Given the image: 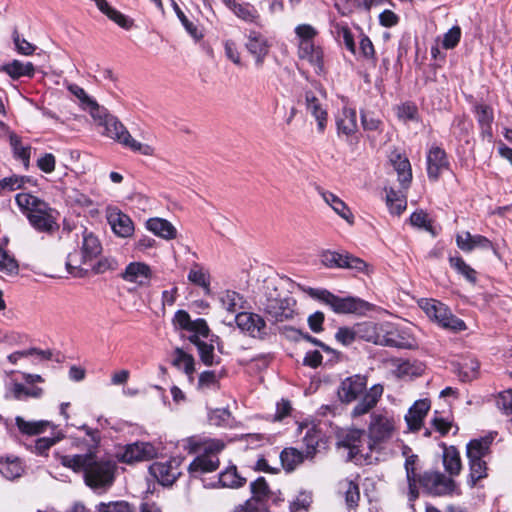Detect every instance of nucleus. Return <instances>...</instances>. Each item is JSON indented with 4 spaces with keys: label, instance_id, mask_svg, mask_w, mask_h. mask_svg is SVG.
<instances>
[{
    "label": "nucleus",
    "instance_id": "obj_3",
    "mask_svg": "<svg viewBox=\"0 0 512 512\" xmlns=\"http://www.w3.org/2000/svg\"><path fill=\"white\" fill-rule=\"evenodd\" d=\"M101 253L102 245L100 240L93 232L85 229L82 232L77 248L68 254L66 267L71 274L76 276L82 272H88L90 269L102 272L100 263L97 268L94 266L95 260Z\"/></svg>",
    "mask_w": 512,
    "mask_h": 512
},
{
    "label": "nucleus",
    "instance_id": "obj_44",
    "mask_svg": "<svg viewBox=\"0 0 512 512\" xmlns=\"http://www.w3.org/2000/svg\"><path fill=\"white\" fill-rule=\"evenodd\" d=\"M343 269H350L366 276H370L373 273V267L369 263L348 252L347 256H345Z\"/></svg>",
    "mask_w": 512,
    "mask_h": 512
},
{
    "label": "nucleus",
    "instance_id": "obj_31",
    "mask_svg": "<svg viewBox=\"0 0 512 512\" xmlns=\"http://www.w3.org/2000/svg\"><path fill=\"white\" fill-rule=\"evenodd\" d=\"M303 429H306V433L303 439L306 446L304 454L306 458L312 459L317 453V447L321 439V433L315 425L310 426L308 424L301 423L299 425L300 432H302Z\"/></svg>",
    "mask_w": 512,
    "mask_h": 512
},
{
    "label": "nucleus",
    "instance_id": "obj_4",
    "mask_svg": "<svg viewBox=\"0 0 512 512\" xmlns=\"http://www.w3.org/2000/svg\"><path fill=\"white\" fill-rule=\"evenodd\" d=\"M399 420L387 410L373 412L370 415L367 427V434L370 438V445L375 452L384 451L387 445L398 435Z\"/></svg>",
    "mask_w": 512,
    "mask_h": 512
},
{
    "label": "nucleus",
    "instance_id": "obj_55",
    "mask_svg": "<svg viewBox=\"0 0 512 512\" xmlns=\"http://www.w3.org/2000/svg\"><path fill=\"white\" fill-rule=\"evenodd\" d=\"M197 388L200 391L215 390L219 388V376L214 371H204L199 375Z\"/></svg>",
    "mask_w": 512,
    "mask_h": 512
},
{
    "label": "nucleus",
    "instance_id": "obj_21",
    "mask_svg": "<svg viewBox=\"0 0 512 512\" xmlns=\"http://www.w3.org/2000/svg\"><path fill=\"white\" fill-rule=\"evenodd\" d=\"M305 102L307 112L310 113L317 122L318 131L323 133L326 129L328 120V113L323 102L311 91L306 92Z\"/></svg>",
    "mask_w": 512,
    "mask_h": 512
},
{
    "label": "nucleus",
    "instance_id": "obj_42",
    "mask_svg": "<svg viewBox=\"0 0 512 512\" xmlns=\"http://www.w3.org/2000/svg\"><path fill=\"white\" fill-rule=\"evenodd\" d=\"M246 482V479L238 474L235 466H230L219 474V483L222 487L239 488Z\"/></svg>",
    "mask_w": 512,
    "mask_h": 512
},
{
    "label": "nucleus",
    "instance_id": "obj_29",
    "mask_svg": "<svg viewBox=\"0 0 512 512\" xmlns=\"http://www.w3.org/2000/svg\"><path fill=\"white\" fill-rule=\"evenodd\" d=\"M146 228L154 235L165 240H172L177 237L176 228L172 223L163 218H150L146 222Z\"/></svg>",
    "mask_w": 512,
    "mask_h": 512
},
{
    "label": "nucleus",
    "instance_id": "obj_60",
    "mask_svg": "<svg viewBox=\"0 0 512 512\" xmlns=\"http://www.w3.org/2000/svg\"><path fill=\"white\" fill-rule=\"evenodd\" d=\"M25 183V178L18 175H11L0 180V193L12 192L20 189Z\"/></svg>",
    "mask_w": 512,
    "mask_h": 512
},
{
    "label": "nucleus",
    "instance_id": "obj_19",
    "mask_svg": "<svg viewBox=\"0 0 512 512\" xmlns=\"http://www.w3.org/2000/svg\"><path fill=\"white\" fill-rule=\"evenodd\" d=\"M122 278L124 281L135 283L138 286H148L152 278V270L144 262H131L122 273Z\"/></svg>",
    "mask_w": 512,
    "mask_h": 512
},
{
    "label": "nucleus",
    "instance_id": "obj_48",
    "mask_svg": "<svg viewBox=\"0 0 512 512\" xmlns=\"http://www.w3.org/2000/svg\"><path fill=\"white\" fill-rule=\"evenodd\" d=\"M479 362L474 358H465L459 364L458 373L462 381L476 379L479 374Z\"/></svg>",
    "mask_w": 512,
    "mask_h": 512
},
{
    "label": "nucleus",
    "instance_id": "obj_43",
    "mask_svg": "<svg viewBox=\"0 0 512 512\" xmlns=\"http://www.w3.org/2000/svg\"><path fill=\"white\" fill-rule=\"evenodd\" d=\"M174 365L183 370L184 373L188 376L190 381H193V373L195 371V362L194 358L185 353L181 349H176L175 351V358H174Z\"/></svg>",
    "mask_w": 512,
    "mask_h": 512
},
{
    "label": "nucleus",
    "instance_id": "obj_27",
    "mask_svg": "<svg viewBox=\"0 0 512 512\" xmlns=\"http://www.w3.org/2000/svg\"><path fill=\"white\" fill-rule=\"evenodd\" d=\"M429 409L430 402L428 400L424 399L416 401L405 415V421L408 428L412 431L419 430Z\"/></svg>",
    "mask_w": 512,
    "mask_h": 512
},
{
    "label": "nucleus",
    "instance_id": "obj_34",
    "mask_svg": "<svg viewBox=\"0 0 512 512\" xmlns=\"http://www.w3.org/2000/svg\"><path fill=\"white\" fill-rule=\"evenodd\" d=\"M0 72H5L12 79H19L24 76L33 77L35 68L31 62L23 63L19 60H13L10 63L0 66Z\"/></svg>",
    "mask_w": 512,
    "mask_h": 512
},
{
    "label": "nucleus",
    "instance_id": "obj_51",
    "mask_svg": "<svg viewBox=\"0 0 512 512\" xmlns=\"http://www.w3.org/2000/svg\"><path fill=\"white\" fill-rule=\"evenodd\" d=\"M361 124L365 131L381 132L383 129V121L373 112L368 110L360 111Z\"/></svg>",
    "mask_w": 512,
    "mask_h": 512
},
{
    "label": "nucleus",
    "instance_id": "obj_50",
    "mask_svg": "<svg viewBox=\"0 0 512 512\" xmlns=\"http://www.w3.org/2000/svg\"><path fill=\"white\" fill-rule=\"evenodd\" d=\"M0 272L9 276L17 275L19 265L17 260L0 246Z\"/></svg>",
    "mask_w": 512,
    "mask_h": 512
},
{
    "label": "nucleus",
    "instance_id": "obj_59",
    "mask_svg": "<svg viewBox=\"0 0 512 512\" xmlns=\"http://www.w3.org/2000/svg\"><path fill=\"white\" fill-rule=\"evenodd\" d=\"M477 119L482 127L483 133L491 135V123L493 121V111L489 106L479 105L476 107Z\"/></svg>",
    "mask_w": 512,
    "mask_h": 512
},
{
    "label": "nucleus",
    "instance_id": "obj_63",
    "mask_svg": "<svg viewBox=\"0 0 512 512\" xmlns=\"http://www.w3.org/2000/svg\"><path fill=\"white\" fill-rule=\"evenodd\" d=\"M234 512H268L265 503L248 499L243 505H239Z\"/></svg>",
    "mask_w": 512,
    "mask_h": 512
},
{
    "label": "nucleus",
    "instance_id": "obj_38",
    "mask_svg": "<svg viewBox=\"0 0 512 512\" xmlns=\"http://www.w3.org/2000/svg\"><path fill=\"white\" fill-rule=\"evenodd\" d=\"M36 358L38 360H49L52 357V353L49 350H38L36 348H30L23 351H16L8 355L7 360L12 365H18L23 360Z\"/></svg>",
    "mask_w": 512,
    "mask_h": 512
},
{
    "label": "nucleus",
    "instance_id": "obj_9",
    "mask_svg": "<svg viewBox=\"0 0 512 512\" xmlns=\"http://www.w3.org/2000/svg\"><path fill=\"white\" fill-rule=\"evenodd\" d=\"M103 128V135L113 139L133 152H138L144 156L155 155L154 146L135 140L126 127L116 117L112 116L109 118Z\"/></svg>",
    "mask_w": 512,
    "mask_h": 512
},
{
    "label": "nucleus",
    "instance_id": "obj_62",
    "mask_svg": "<svg viewBox=\"0 0 512 512\" xmlns=\"http://www.w3.org/2000/svg\"><path fill=\"white\" fill-rule=\"evenodd\" d=\"M461 38V29L459 26H453L446 32L442 39V46L445 49H453L457 46Z\"/></svg>",
    "mask_w": 512,
    "mask_h": 512
},
{
    "label": "nucleus",
    "instance_id": "obj_16",
    "mask_svg": "<svg viewBox=\"0 0 512 512\" xmlns=\"http://www.w3.org/2000/svg\"><path fill=\"white\" fill-rule=\"evenodd\" d=\"M337 135L350 139L358 131L357 113L355 108L345 104L335 115Z\"/></svg>",
    "mask_w": 512,
    "mask_h": 512
},
{
    "label": "nucleus",
    "instance_id": "obj_58",
    "mask_svg": "<svg viewBox=\"0 0 512 512\" xmlns=\"http://www.w3.org/2000/svg\"><path fill=\"white\" fill-rule=\"evenodd\" d=\"M93 118L96 125L103 127L112 115H109L103 107H100L94 100L84 107Z\"/></svg>",
    "mask_w": 512,
    "mask_h": 512
},
{
    "label": "nucleus",
    "instance_id": "obj_53",
    "mask_svg": "<svg viewBox=\"0 0 512 512\" xmlns=\"http://www.w3.org/2000/svg\"><path fill=\"white\" fill-rule=\"evenodd\" d=\"M96 512H136V510L129 502L120 500L108 503L101 502L97 505Z\"/></svg>",
    "mask_w": 512,
    "mask_h": 512
},
{
    "label": "nucleus",
    "instance_id": "obj_14",
    "mask_svg": "<svg viewBox=\"0 0 512 512\" xmlns=\"http://www.w3.org/2000/svg\"><path fill=\"white\" fill-rule=\"evenodd\" d=\"M367 388V378L363 375H353L345 378L338 387V397L343 403H351L359 398Z\"/></svg>",
    "mask_w": 512,
    "mask_h": 512
},
{
    "label": "nucleus",
    "instance_id": "obj_12",
    "mask_svg": "<svg viewBox=\"0 0 512 512\" xmlns=\"http://www.w3.org/2000/svg\"><path fill=\"white\" fill-rule=\"evenodd\" d=\"M421 485L433 495H448L457 490V485L452 477H448L439 471H427L419 479Z\"/></svg>",
    "mask_w": 512,
    "mask_h": 512
},
{
    "label": "nucleus",
    "instance_id": "obj_18",
    "mask_svg": "<svg viewBox=\"0 0 512 512\" xmlns=\"http://www.w3.org/2000/svg\"><path fill=\"white\" fill-rule=\"evenodd\" d=\"M107 221L117 236L122 238L132 236L134 232L132 220L117 208H108Z\"/></svg>",
    "mask_w": 512,
    "mask_h": 512
},
{
    "label": "nucleus",
    "instance_id": "obj_6",
    "mask_svg": "<svg viewBox=\"0 0 512 512\" xmlns=\"http://www.w3.org/2000/svg\"><path fill=\"white\" fill-rule=\"evenodd\" d=\"M298 38V56L307 60L320 74L324 71L323 52L320 47L314 44L318 31L310 24H300L295 28Z\"/></svg>",
    "mask_w": 512,
    "mask_h": 512
},
{
    "label": "nucleus",
    "instance_id": "obj_24",
    "mask_svg": "<svg viewBox=\"0 0 512 512\" xmlns=\"http://www.w3.org/2000/svg\"><path fill=\"white\" fill-rule=\"evenodd\" d=\"M456 244L464 252L474 249L488 250L492 248L491 241L482 235H472L470 232H462L456 235Z\"/></svg>",
    "mask_w": 512,
    "mask_h": 512
},
{
    "label": "nucleus",
    "instance_id": "obj_13",
    "mask_svg": "<svg viewBox=\"0 0 512 512\" xmlns=\"http://www.w3.org/2000/svg\"><path fill=\"white\" fill-rule=\"evenodd\" d=\"M238 328L253 338L263 339L267 335L265 320L256 313L242 312L235 316Z\"/></svg>",
    "mask_w": 512,
    "mask_h": 512
},
{
    "label": "nucleus",
    "instance_id": "obj_54",
    "mask_svg": "<svg viewBox=\"0 0 512 512\" xmlns=\"http://www.w3.org/2000/svg\"><path fill=\"white\" fill-rule=\"evenodd\" d=\"M250 488L252 493V497L250 499H255L256 501L265 503L270 496V489L263 477H259L252 482Z\"/></svg>",
    "mask_w": 512,
    "mask_h": 512
},
{
    "label": "nucleus",
    "instance_id": "obj_49",
    "mask_svg": "<svg viewBox=\"0 0 512 512\" xmlns=\"http://www.w3.org/2000/svg\"><path fill=\"white\" fill-rule=\"evenodd\" d=\"M10 393L16 400H23L25 398H40L43 394V389L39 387L27 388L21 383H13Z\"/></svg>",
    "mask_w": 512,
    "mask_h": 512
},
{
    "label": "nucleus",
    "instance_id": "obj_36",
    "mask_svg": "<svg viewBox=\"0 0 512 512\" xmlns=\"http://www.w3.org/2000/svg\"><path fill=\"white\" fill-rule=\"evenodd\" d=\"M443 465L450 477L457 476L462 470L459 451L454 447H445L443 451Z\"/></svg>",
    "mask_w": 512,
    "mask_h": 512
},
{
    "label": "nucleus",
    "instance_id": "obj_61",
    "mask_svg": "<svg viewBox=\"0 0 512 512\" xmlns=\"http://www.w3.org/2000/svg\"><path fill=\"white\" fill-rule=\"evenodd\" d=\"M12 38L15 48L19 54L30 56L36 50V47L26 39L22 38L17 30L13 31Z\"/></svg>",
    "mask_w": 512,
    "mask_h": 512
},
{
    "label": "nucleus",
    "instance_id": "obj_11",
    "mask_svg": "<svg viewBox=\"0 0 512 512\" xmlns=\"http://www.w3.org/2000/svg\"><path fill=\"white\" fill-rule=\"evenodd\" d=\"M263 305L265 312L275 321H284L293 317L296 300L291 296L270 294Z\"/></svg>",
    "mask_w": 512,
    "mask_h": 512
},
{
    "label": "nucleus",
    "instance_id": "obj_47",
    "mask_svg": "<svg viewBox=\"0 0 512 512\" xmlns=\"http://www.w3.org/2000/svg\"><path fill=\"white\" fill-rule=\"evenodd\" d=\"M15 421L18 429L23 434L27 435H38L43 433L49 425L47 421H26L20 416H17Z\"/></svg>",
    "mask_w": 512,
    "mask_h": 512
},
{
    "label": "nucleus",
    "instance_id": "obj_64",
    "mask_svg": "<svg viewBox=\"0 0 512 512\" xmlns=\"http://www.w3.org/2000/svg\"><path fill=\"white\" fill-rule=\"evenodd\" d=\"M497 406L506 415H512V389L506 390L499 394Z\"/></svg>",
    "mask_w": 512,
    "mask_h": 512
},
{
    "label": "nucleus",
    "instance_id": "obj_52",
    "mask_svg": "<svg viewBox=\"0 0 512 512\" xmlns=\"http://www.w3.org/2000/svg\"><path fill=\"white\" fill-rule=\"evenodd\" d=\"M341 490L345 493L346 503L350 508L357 506L360 499L359 487L350 480H344L340 483Z\"/></svg>",
    "mask_w": 512,
    "mask_h": 512
},
{
    "label": "nucleus",
    "instance_id": "obj_17",
    "mask_svg": "<svg viewBox=\"0 0 512 512\" xmlns=\"http://www.w3.org/2000/svg\"><path fill=\"white\" fill-rule=\"evenodd\" d=\"M181 460L173 458L165 462H156L150 467L151 473L164 486L172 485L181 475Z\"/></svg>",
    "mask_w": 512,
    "mask_h": 512
},
{
    "label": "nucleus",
    "instance_id": "obj_33",
    "mask_svg": "<svg viewBox=\"0 0 512 512\" xmlns=\"http://www.w3.org/2000/svg\"><path fill=\"white\" fill-rule=\"evenodd\" d=\"M16 203L21 211H23L27 217L30 214L41 212V208H45L46 202L30 193H19L16 195Z\"/></svg>",
    "mask_w": 512,
    "mask_h": 512
},
{
    "label": "nucleus",
    "instance_id": "obj_56",
    "mask_svg": "<svg viewBox=\"0 0 512 512\" xmlns=\"http://www.w3.org/2000/svg\"><path fill=\"white\" fill-rule=\"evenodd\" d=\"M345 256H347V252L340 253L336 251H324L321 254V262L327 268H341L343 269V265L345 262Z\"/></svg>",
    "mask_w": 512,
    "mask_h": 512
},
{
    "label": "nucleus",
    "instance_id": "obj_41",
    "mask_svg": "<svg viewBox=\"0 0 512 512\" xmlns=\"http://www.w3.org/2000/svg\"><path fill=\"white\" fill-rule=\"evenodd\" d=\"M305 454L296 448H285L280 454V460L284 469L288 472L293 471L303 462Z\"/></svg>",
    "mask_w": 512,
    "mask_h": 512
},
{
    "label": "nucleus",
    "instance_id": "obj_23",
    "mask_svg": "<svg viewBox=\"0 0 512 512\" xmlns=\"http://www.w3.org/2000/svg\"><path fill=\"white\" fill-rule=\"evenodd\" d=\"M383 386L376 384L365 392L360 402L353 408L351 415L359 417L372 410L380 400L383 394Z\"/></svg>",
    "mask_w": 512,
    "mask_h": 512
},
{
    "label": "nucleus",
    "instance_id": "obj_20",
    "mask_svg": "<svg viewBox=\"0 0 512 512\" xmlns=\"http://www.w3.org/2000/svg\"><path fill=\"white\" fill-rule=\"evenodd\" d=\"M31 225L40 232L52 233L58 229L57 213L47 203L41 212L30 214Z\"/></svg>",
    "mask_w": 512,
    "mask_h": 512
},
{
    "label": "nucleus",
    "instance_id": "obj_45",
    "mask_svg": "<svg viewBox=\"0 0 512 512\" xmlns=\"http://www.w3.org/2000/svg\"><path fill=\"white\" fill-rule=\"evenodd\" d=\"M386 203L390 213L395 215H400L407 206L406 197L393 189L386 191Z\"/></svg>",
    "mask_w": 512,
    "mask_h": 512
},
{
    "label": "nucleus",
    "instance_id": "obj_39",
    "mask_svg": "<svg viewBox=\"0 0 512 512\" xmlns=\"http://www.w3.org/2000/svg\"><path fill=\"white\" fill-rule=\"evenodd\" d=\"M492 438L483 437L480 439L471 440L467 444V457L469 460L483 459L488 455Z\"/></svg>",
    "mask_w": 512,
    "mask_h": 512
},
{
    "label": "nucleus",
    "instance_id": "obj_30",
    "mask_svg": "<svg viewBox=\"0 0 512 512\" xmlns=\"http://www.w3.org/2000/svg\"><path fill=\"white\" fill-rule=\"evenodd\" d=\"M187 449L190 453L202 450L203 454H215L217 455L224 448V443L221 440L209 439L204 442H200L196 437H190L185 440Z\"/></svg>",
    "mask_w": 512,
    "mask_h": 512
},
{
    "label": "nucleus",
    "instance_id": "obj_10",
    "mask_svg": "<svg viewBox=\"0 0 512 512\" xmlns=\"http://www.w3.org/2000/svg\"><path fill=\"white\" fill-rule=\"evenodd\" d=\"M418 304L425 314L441 327L454 332L466 329L465 322L454 316L445 304L434 299H421Z\"/></svg>",
    "mask_w": 512,
    "mask_h": 512
},
{
    "label": "nucleus",
    "instance_id": "obj_46",
    "mask_svg": "<svg viewBox=\"0 0 512 512\" xmlns=\"http://www.w3.org/2000/svg\"><path fill=\"white\" fill-rule=\"evenodd\" d=\"M450 266L461 274L467 281L475 284L477 281V272L469 264H467L461 257H450Z\"/></svg>",
    "mask_w": 512,
    "mask_h": 512
},
{
    "label": "nucleus",
    "instance_id": "obj_40",
    "mask_svg": "<svg viewBox=\"0 0 512 512\" xmlns=\"http://www.w3.org/2000/svg\"><path fill=\"white\" fill-rule=\"evenodd\" d=\"M188 280L203 288L206 292L210 290V275L207 269L198 263H194L188 273Z\"/></svg>",
    "mask_w": 512,
    "mask_h": 512
},
{
    "label": "nucleus",
    "instance_id": "obj_22",
    "mask_svg": "<svg viewBox=\"0 0 512 512\" xmlns=\"http://www.w3.org/2000/svg\"><path fill=\"white\" fill-rule=\"evenodd\" d=\"M219 467V458L215 454H201L189 465L188 472L192 477H200L204 473H210Z\"/></svg>",
    "mask_w": 512,
    "mask_h": 512
},
{
    "label": "nucleus",
    "instance_id": "obj_2",
    "mask_svg": "<svg viewBox=\"0 0 512 512\" xmlns=\"http://www.w3.org/2000/svg\"><path fill=\"white\" fill-rule=\"evenodd\" d=\"M390 328L387 325L377 328L371 323L358 324L354 327H340L335 334V339L344 346L351 345L358 337H361L378 345L406 347L405 342Z\"/></svg>",
    "mask_w": 512,
    "mask_h": 512
},
{
    "label": "nucleus",
    "instance_id": "obj_5",
    "mask_svg": "<svg viewBox=\"0 0 512 512\" xmlns=\"http://www.w3.org/2000/svg\"><path fill=\"white\" fill-rule=\"evenodd\" d=\"M173 322L180 329L192 333L189 340L197 346L200 359L205 365L212 366L218 363L214 356V346L200 340V337L206 338L209 334V327L204 319L191 320L185 310H178L174 315Z\"/></svg>",
    "mask_w": 512,
    "mask_h": 512
},
{
    "label": "nucleus",
    "instance_id": "obj_8",
    "mask_svg": "<svg viewBox=\"0 0 512 512\" xmlns=\"http://www.w3.org/2000/svg\"><path fill=\"white\" fill-rule=\"evenodd\" d=\"M368 434L362 429L351 428L342 430L338 433V446L349 450V455L356 461L368 460L375 452L373 446L369 443Z\"/></svg>",
    "mask_w": 512,
    "mask_h": 512
},
{
    "label": "nucleus",
    "instance_id": "obj_15",
    "mask_svg": "<svg viewBox=\"0 0 512 512\" xmlns=\"http://www.w3.org/2000/svg\"><path fill=\"white\" fill-rule=\"evenodd\" d=\"M157 449L149 442H135L125 447L124 451L118 455L119 461L127 464L135 462L149 461L156 457Z\"/></svg>",
    "mask_w": 512,
    "mask_h": 512
},
{
    "label": "nucleus",
    "instance_id": "obj_26",
    "mask_svg": "<svg viewBox=\"0 0 512 512\" xmlns=\"http://www.w3.org/2000/svg\"><path fill=\"white\" fill-rule=\"evenodd\" d=\"M389 161L398 174V180L403 186H407L412 179L411 165L408 158L398 150L391 151Z\"/></svg>",
    "mask_w": 512,
    "mask_h": 512
},
{
    "label": "nucleus",
    "instance_id": "obj_7",
    "mask_svg": "<svg viewBox=\"0 0 512 512\" xmlns=\"http://www.w3.org/2000/svg\"><path fill=\"white\" fill-rule=\"evenodd\" d=\"M303 291L311 298L319 300L338 314L361 313L367 307V303L356 297H339L326 289L303 288Z\"/></svg>",
    "mask_w": 512,
    "mask_h": 512
},
{
    "label": "nucleus",
    "instance_id": "obj_25",
    "mask_svg": "<svg viewBox=\"0 0 512 512\" xmlns=\"http://www.w3.org/2000/svg\"><path fill=\"white\" fill-rule=\"evenodd\" d=\"M448 168V160L443 149L432 147L427 155V172L432 180H437L443 170Z\"/></svg>",
    "mask_w": 512,
    "mask_h": 512
},
{
    "label": "nucleus",
    "instance_id": "obj_35",
    "mask_svg": "<svg viewBox=\"0 0 512 512\" xmlns=\"http://www.w3.org/2000/svg\"><path fill=\"white\" fill-rule=\"evenodd\" d=\"M9 143L14 157L21 160L24 167L28 169L31 158V146L23 145L21 137L14 132H9Z\"/></svg>",
    "mask_w": 512,
    "mask_h": 512
},
{
    "label": "nucleus",
    "instance_id": "obj_32",
    "mask_svg": "<svg viewBox=\"0 0 512 512\" xmlns=\"http://www.w3.org/2000/svg\"><path fill=\"white\" fill-rule=\"evenodd\" d=\"M219 301L223 309L228 313L235 316L242 313L240 310L244 309L245 300L242 295L235 291L226 290L219 296Z\"/></svg>",
    "mask_w": 512,
    "mask_h": 512
},
{
    "label": "nucleus",
    "instance_id": "obj_1",
    "mask_svg": "<svg viewBox=\"0 0 512 512\" xmlns=\"http://www.w3.org/2000/svg\"><path fill=\"white\" fill-rule=\"evenodd\" d=\"M60 463L75 472L83 471L87 486L92 489L107 490L115 480L117 465L111 459H96L93 452L77 455L55 453Z\"/></svg>",
    "mask_w": 512,
    "mask_h": 512
},
{
    "label": "nucleus",
    "instance_id": "obj_57",
    "mask_svg": "<svg viewBox=\"0 0 512 512\" xmlns=\"http://www.w3.org/2000/svg\"><path fill=\"white\" fill-rule=\"evenodd\" d=\"M23 472L22 465L18 459L0 461V473L8 479H14L21 476Z\"/></svg>",
    "mask_w": 512,
    "mask_h": 512
},
{
    "label": "nucleus",
    "instance_id": "obj_37",
    "mask_svg": "<svg viewBox=\"0 0 512 512\" xmlns=\"http://www.w3.org/2000/svg\"><path fill=\"white\" fill-rule=\"evenodd\" d=\"M226 6L240 19L246 22H256L259 18L257 10L248 3H237L235 0H223Z\"/></svg>",
    "mask_w": 512,
    "mask_h": 512
},
{
    "label": "nucleus",
    "instance_id": "obj_28",
    "mask_svg": "<svg viewBox=\"0 0 512 512\" xmlns=\"http://www.w3.org/2000/svg\"><path fill=\"white\" fill-rule=\"evenodd\" d=\"M246 48L255 57L256 64L261 66L269 52V44L264 36L258 32H251L246 43Z\"/></svg>",
    "mask_w": 512,
    "mask_h": 512
}]
</instances>
